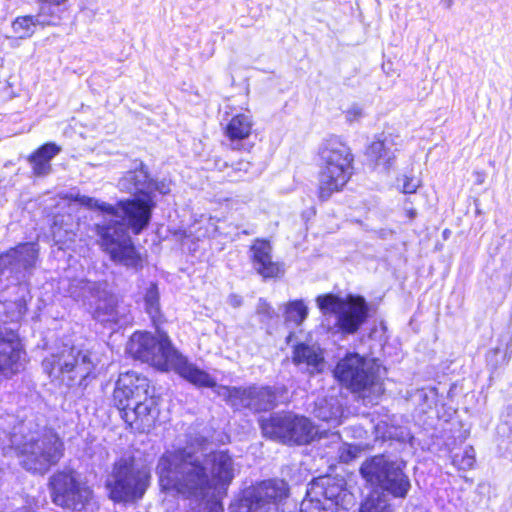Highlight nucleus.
I'll return each instance as SVG.
<instances>
[{
	"mask_svg": "<svg viewBox=\"0 0 512 512\" xmlns=\"http://www.w3.org/2000/svg\"><path fill=\"white\" fill-rule=\"evenodd\" d=\"M363 116V110L357 105H353L345 112L346 120L350 123L358 121Z\"/></svg>",
	"mask_w": 512,
	"mask_h": 512,
	"instance_id": "79ce46f5",
	"label": "nucleus"
},
{
	"mask_svg": "<svg viewBox=\"0 0 512 512\" xmlns=\"http://www.w3.org/2000/svg\"><path fill=\"white\" fill-rule=\"evenodd\" d=\"M48 489L54 504L72 511H82L92 499V490L77 479L72 469L53 473L48 481Z\"/></svg>",
	"mask_w": 512,
	"mask_h": 512,
	"instance_id": "f8f14e48",
	"label": "nucleus"
},
{
	"mask_svg": "<svg viewBox=\"0 0 512 512\" xmlns=\"http://www.w3.org/2000/svg\"><path fill=\"white\" fill-rule=\"evenodd\" d=\"M66 2L67 0H37L39 9L34 16L39 26H56L66 10Z\"/></svg>",
	"mask_w": 512,
	"mask_h": 512,
	"instance_id": "393cba45",
	"label": "nucleus"
},
{
	"mask_svg": "<svg viewBox=\"0 0 512 512\" xmlns=\"http://www.w3.org/2000/svg\"><path fill=\"white\" fill-rule=\"evenodd\" d=\"M291 422L289 428V444H307L310 443L317 434L313 423L304 416H298L291 413Z\"/></svg>",
	"mask_w": 512,
	"mask_h": 512,
	"instance_id": "bb28decb",
	"label": "nucleus"
},
{
	"mask_svg": "<svg viewBox=\"0 0 512 512\" xmlns=\"http://www.w3.org/2000/svg\"><path fill=\"white\" fill-rule=\"evenodd\" d=\"M120 416L125 423L136 431L148 432L154 426L158 416L156 400L145 394V398L123 411Z\"/></svg>",
	"mask_w": 512,
	"mask_h": 512,
	"instance_id": "a211bd4d",
	"label": "nucleus"
},
{
	"mask_svg": "<svg viewBox=\"0 0 512 512\" xmlns=\"http://www.w3.org/2000/svg\"><path fill=\"white\" fill-rule=\"evenodd\" d=\"M42 158H45L51 163V160L61 152V147L55 143L49 142L36 150Z\"/></svg>",
	"mask_w": 512,
	"mask_h": 512,
	"instance_id": "4c0bfd02",
	"label": "nucleus"
},
{
	"mask_svg": "<svg viewBox=\"0 0 512 512\" xmlns=\"http://www.w3.org/2000/svg\"><path fill=\"white\" fill-rule=\"evenodd\" d=\"M256 313L260 317V321L268 323L276 316L273 307L263 298H260L257 303Z\"/></svg>",
	"mask_w": 512,
	"mask_h": 512,
	"instance_id": "c9c22d12",
	"label": "nucleus"
},
{
	"mask_svg": "<svg viewBox=\"0 0 512 512\" xmlns=\"http://www.w3.org/2000/svg\"><path fill=\"white\" fill-rule=\"evenodd\" d=\"M148 484V471L131 457L115 462L106 480L109 496L116 502H134L142 498Z\"/></svg>",
	"mask_w": 512,
	"mask_h": 512,
	"instance_id": "0eeeda50",
	"label": "nucleus"
},
{
	"mask_svg": "<svg viewBox=\"0 0 512 512\" xmlns=\"http://www.w3.org/2000/svg\"><path fill=\"white\" fill-rule=\"evenodd\" d=\"M39 26L34 15L18 16L11 24L12 36H6L7 39L17 41L19 39H28L35 33V27Z\"/></svg>",
	"mask_w": 512,
	"mask_h": 512,
	"instance_id": "cd10ccee",
	"label": "nucleus"
},
{
	"mask_svg": "<svg viewBox=\"0 0 512 512\" xmlns=\"http://www.w3.org/2000/svg\"><path fill=\"white\" fill-rule=\"evenodd\" d=\"M217 395L235 409L248 408L254 412L268 411L276 406V394L270 387L217 388Z\"/></svg>",
	"mask_w": 512,
	"mask_h": 512,
	"instance_id": "ddd939ff",
	"label": "nucleus"
},
{
	"mask_svg": "<svg viewBox=\"0 0 512 512\" xmlns=\"http://www.w3.org/2000/svg\"><path fill=\"white\" fill-rule=\"evenodd\" d=\"M402 180H403L402 192L405 194L415 193L420 185L419 180L414 179V178H409L407 176H404L402 178Z\"/></svg>",
	"mask_w": 512,
	"mask_h": 512,
	"instance_id": "a19ab883",
	"label": "nucleus"
},
{
	"mask_svg": "<svg viewBox=\"0 0 512 512\" xmlns=\"http://www.w3.org/2000/svg\"><path fill=\"white\" fill-rule=\"evenodd\" d=\"M334 376L369 403H373L384 392L383 382L373 364L358 353H348L341 358L334 369Z\"/></svg>",
	"mask_w": 512,
	"mask_h": 512,
	"instance_id": "423d86ee",
	"label": "nucleus"
},
{
	"mask_svg": "<svg viewBox=\"0 0 512 512\" xmlns=\"http://www.w3.org/2000/svg\"><path fill=\"white\" fill-rule=\"evenodd\" d=\"M25 356L18 335L0 329V378H9L23 369Z\"/></svg>",
	"mask_w": 512,
	"mask_h": 512,
	"instance_id": "2eb2a0df",
	"label": "nucleus"
},
{
	"mask_svg": "<svg viewBox=\"0 0 512 512\" xmlns=\"http://www.w3.org/2000/svg\"><path fill=\"white\" fill-rule=\"evenodd\" d=\"M94 318L101 322H117V315L112 299H106V294L93 306Z\"/></svg>",
	"mask_w": 512,
	"mask_h": 512,
	"instance_id": "c756f323",
	"label": "nucleus"
},
{
	"mask_svg": "<svg viewBox=\"0 0 512 512\" xmlns=\"http://www.w3.org/2000/svg\"><path fill=\"white\" fill-rule=\"evenodd\" d=\"M452 463L461 470L471 469L475 463V450L472 447H467L461 453H455Z\"/></svg>",
	"mask_w": 512,
	"mask_h": 512,
	"instance_id": "473e14b6",
	"label": "nucleus"
},
{
	"mask_svg": "<svg viewBox=\"0 0 512 512\" xmlns=\"http://www.w3.org/2000/svg\"><path fill=\"white\" fill-rule=\"evenodd\" d=\"M17 311L15 312L13 319H19L26 311V305L24 301H18L15 303Z\"/></svg>",
	"mask_w": 512,
	"mask_h": 512,
	"instance_id": "c03bdc74",
	"label": "nucleus"
},
{
	"mask_svg": "<svg viewBox=\"0 0 512 512\" xmlns=\"http://www.w3.org/2000/svg\"><path fill=\"white\" fill-rule=\"evenodd\" d=\"M361 512H392V509L383 498L372 494L362 504Z\"/></svg>",
	"mask_w": 512,
	"mask_h": 512,
	"instance_id": "72a5a7b5",
	"label": "nucleus"
},
{
	"mask_svg": "<svg viewBox=\"0 0 512 512\" xmlns=\"http://www.w3.org/2000/svg\"><path fill=\"white\" fill-rule=\"evenodd\" d=\"M291 412L275 413L261 420V429L265 437L282 443H289Z\"/></svg>",
	"mask_w": 512,
	"mask_h": 512,
	"instance_id": "5701e85b",
	"label": "nucleus"
},
{
	"mask_svg": "<svg viewBox=\"0 0 512 512\" xmlns=\"http://www.w3.org/2000/svg\"><path fill=\"white\" fill-rule=\"evenodd\" d=\"M310 495V486L307 489L306 497L301 502V512H332L328 505L318 495Z\"/></svg>",
	"mask_w": 512,
	"mask_h": 512,
	"instance_id": "2f4dec72",
	"label": "nucleus"
},
{
	"mask_svg": "<svg viewBox=\"0 0 512 512\" xmlns=\"http://www.w3.org/2000/svg\"><path fill=\"white\" fill-rule=\"evenodd\" d=\"M319 198L328 200L340 191L352 174L353 155L350 148L338 137L326 139L320 149Z\"/></svg>",
	"mask_w": 512,
	"mask_h": 512,
	"instance_id": "39448f33",
	"label": "nucleus"
},
{
	"mask_svg": "<svg viewBox=\"0 0 512 512\" xmlns=\"http://www.w3.org/2000/svg\"><path fill=\"white\" fill-rule=\"evenodd\" d=\"M227 302L233 308H238L242 305L243 300H242V297L237 294H230L228 296Z\"/></svg>",
	"mask_w": 512,
	"mask_h": 512,
	"instance_id": "37998d69",
	"label": "nucleus"
},
{
	"mask_svg": "<svg viewBox=\"0 0 512 512\" xmlns=\"http://www.w3.org/2000/svg\"><path fill=\"white\" fill-rule=\"evenodd\" d=\"M103 284L85 279H73L67 289L69 297L92 309L94 304L105 295Z\"/></svg>",
	"mask_w": 512,
	"mask_h": 512,
	"instance_id": "412c9836",
	"label": "nucleus"
},
{
	"mask_svg": "<svg viewBox=\"0 0 512 512\" xmlns=\"http://www.w3.org/2000/svg\"><path fill=\"white\" fill-rule=\"evenodd\" d=\"M308 316V307L302 300L290 301L285 308L284 319L286 323L299 326Z\"/></svg>",
	"mask_w": 512,
	"mask_h": 512,
	"instance_id": "c85d7f7f",
	"label": "nucleus"
},
{
	"mask_svg": "<svg viewBox=\"0 0 512 512\" xmlns=\"http://www.w3.org/2000/svg\"><path fill=\"white\" fill-rule=\"evenodd\" d=\"M44 371L68 387L86 388L96 377L97 362L87 350L64 345L42 361Z\"/></svg>",
	"mask_w": 512,
	"mask_h": 512,
	"instance_id": "20e7f679",
	"label": "nucleus"
},
{
	"mask_svg": "<svg viewBox=\"0 0 512 512\" xmlns=\"http://www.w3.org/2000/svg\"><path fill=\"white\" fill-rule=\"evenodd\" d=\"M249 258L255 272L264 279L284 274L283 265L272 259V246L268 240L255 239L249 249Z\"/></svg>",
	"mask_w": 512,
	"mask_h": 512,
	"instance_id": "dca6fc26",
	"label": "nucleus"
},
{
	"mask_svg": "<svg viewBox=\"0 0 512 512\" xmlns=\"http://www.w3.org/2000/svg\"><path fill=\"white\" fill-rule=\"evenodd\" d=\"M118 186L121 191L136 197L119 201L115 205L85 195H77L75 200L102 213L101 219L94 224L102 250L113 262L138 271L143 267V258L134 246L128 230L135 235L140 234L150 222L155 205L154 192L167 194L170 189L164 182L157 183L150 179L143 167L126 172Z\"/></svg>",
	"mask_w": 512,
	"mask_h": 512,
	"instance_id": "f257e3e1",
	"label": "nucleus"
},
{
	"mask_svg": "<svg viewBox=\"0 0 512 512\" xmlns=\"http://www.w3.org/2000/svg\"><path fill=\"white\" fill-rule=\"evenodd\" d=\"M149 391V380L134 371L119 375L113 391V403L122 414L123 411L145 398Z\"/></svg>",
	"mask_w": 512,
	"mask_h": 512,
	"instance_id": "4468645a",
	"label": "nucleus"
},
{
	"mask_svg": "<svg viewBox=\"0 0 512 512\" xmlns=\"http://www.w3.org/2000/svg\"><path fill=\"white\" fill-rule=\"evenodd\" d=\"M252 168V164L250 161L247 160H239L237 163L232 165L233 172L241 178L244 174H247L250 172Z\"/></svg>",
	"mask_w": 512,
	"mask_h": 512,
	"instance_id": "ea45409f",
	"label": "nucleus"
},
{
	"mask_svg": "<svg viewBox=\"0 0 512 512\" xmlns=\"http://www.w3.org/2000/svg\"><path fill=\"white\" fill-rule=\"evenodd\" d=\"M401 146L402 139L400 136L382 134L381 137L369 145L366 155L375 167H382L383 170L389 171L394 165L396 153Z\"/></svg>",
	"mask_w": 512,
	"mask_h": 512,
	"instance_id": "6ab92c4d",
	"label": "nucleus"
},
{
	"mask_svg": "<svg viewBox=\"0 0 512 512\" xmlns=\"http://www.w3.org/2000/svg\"><path fill=\"white\" fill-rule=\"evenodd\" d=\"M404 463L392 461L384 455H377L366 460L360 472L368 482L391 493L395 497L404 498L410 487V480L403 472Z\"/></svg>",
	"mask_w": 512,
	"mask_h": 512,
	"instance_id": "1a4fd4ad",
	"label": "nucleus"
},
{
	"mask_svg": "<svg viewBox=\"0 0 512 512\" xmlns=\"http://www.w3.org/2000/svg\"><path fill=\"white\" fill-rule=\"evenodd\" d=\"M207 444L203 435L190 436L184 448L163 454L157 465L161 488L197 503L224 494L235 475L233 458L226 451L207 452Z\"/></svg>",
	"mask_w": 512,
	"mask_h": 512,
	"instance_id": "f03ea898",
	"label": "nucleus"
},
{
	"mask_svg": "<svg viewBox=\"0 0 512 512\" xmlns=\"http://www.w3.org/2000/svg\"><path fill=\"white\" fill-rule=\"evenodd\" d=\"M406 213H407V216L410 218V219H414L417 215V212L415 209H407L406 210Z\"/></svg>",
	"mask_w": 512,
	"mask_h": 512,
	"instance_id": "49530a36",
	"label": "nucleus"
},
{
	"mask_svg": "<svg viewBox=\"0 0 512 512\" xmlns=\"http://www.w3.org/2000/svg\"><path fill=\"white\" fill-rule=\"evenodd\" d=\"M315 416L333 425H340L345 418L344 397L341 394L318 399L314 408Z\"/></svg>",
	"mask_w": 512,
	"mask_h": 512,
	"instance_id": "4be33fe9",
	"label": "nucleus"
},
{
	"mask_svg": "<svg viewBox=\"0 0 512 512\" xmlns=\"http://www.w3.org/2000/svg\"><path fill=\"white\" fill-rule=\"evenodd\" d=\"M28 161L31 164L33 173L36 176H46L52 170L51 163L45 158H42L37 151L29 156Z\"/></svg>",
	"mask_w": 512,
	"mask_h": 512,
	"instance_id": "f704fd0d",
	"label": "nucleus"
},
{
	"mask_svg": "<svg viewBox=\"0 0 512 512\" xmlns=\"http://www.w3.org/2000/svg\"><path fill=\"white\" fill-rule=\"evenodd\" d=\"M21 466L44 475L64 455V444L58 434L35 419H25L14 426L10 437Z\"/></svg>",
	"mask_w": 512,
	"mask_h": 512,
	"instance_id": "7ed1b4c3",
	"label": "nucleus"
},
{
	"mask_svg": "<svg viewBox=\"0 0 512 512\" xmlns=\"http://www.w3.org/2000/svg\"><path fill=\"white\" fill-rule=\"evenodd\" d=\"M293 362L309 374L319 373L324 367L322 351L314 345H297L293 352Z\"/></svg>",
	"mask_w": 512,
	"mask_h": 512,
	"instance_id": "b1692460",
	"label": "nucleus"
},
{
	"mask_svg": "<svg viewBox=\"0 0 512 512\" xmlns=\"http://www.w3.org/2000/svg\"><path fill=\"white\" fill-rule=\"evenodd\" d=\"M169 370H173L181 377L189 381L195 386L213 388L217 394L218 385L216 379L206 371L198 368L196 365L189 363L187 359L179 352Z\"/></svg>",
	"mask_w": 512,
	"mask_h": 512,
	"instance_id": "aec40b11",
	"label": "nucleus"
},
{
	"mask_svg": "<svg viewBox=\"0 0 512 512\" xmlns=\"http://www.w3.org/2000/svg\"><path fill=\"white\" fill-rule=\"evenodd\" d=\"M316 302L324 315H336V325L344 334L356 333L368 317V305L361 296L348 295L342 298L325 294L319 295Z\"/></svg>",
	"mask_w": 512,
	"mask_h": 512,
	"instance_id": "6e6552de",
	"label": "nucleus"
},
{
	"mask_svg": "<svg viewBox=\"0 0 512 512\" xmlns=\"http://www.w3.org/2000/svg\"><path fill=\"white\" fill-rule=\"evenodd\" d=\"M310 495H318L332 510L339 506L347 508L352 504L353 496L343 485V481H335L330 477H320L313 480L310 484Z\"/></svg>",
	"mask_w": 512,
	"mask_h": 512,
	"instance_id": "f3484780",
	"label": "nucleus"
},
{
	"mask_svg": "<svg viewBox=\"0 0 512 512\" xmlns=\"http://www.w3.org/2000/svg\"><path fill=\"white\" fill-rule=\"evenodd\" d=\"M128 352L142 362L168 371L179 351L174 348L168 335L158 331L157 336L147 332L134 333L129 341Z\"/></svg>",
	"mask_w": 512,
	"mask_h": 512,
	"instance_id": "9d476101",
	"label": "nucleus"
},
{
	"mask_svg": "<svg viewBox=\"0 0 512 512\" xmlns=\"http://www.w3.org/2000/svg\"><path fill=\"white\" fill-rule=\"evenodd\" d=\"M359 449L355 445L343 444L338 449V456L340 461L348 463L357 457Z\"/></svg>",
	"mask_w": 512,
	"mask_h": 512,
	"instance_id": "e433bc0d",
	"label": "nucleus"
},
{
	"mask_svg": "<svg viewBox=\"0 0 512 512\" xmlns=\"http://www.w3.org/2000/svg\"><path fill=\"white\" fill-rule=\"evenodd\" d=\"M252 127V117L248 114L240 113L230 119L225 134L231 141L233 149H239L238 143L250 136Z\"/></svg>",
	"mask_w": 512,
	"mask_h": 512,
	"instance_id": "a878e982",
	"label": "nucleus"
},
{
	"mask_svg": "<svg viewBox=\"0 0 512 512\" xmlns=\"http://www.w3.org/2000/svg\"><path fill=\"white\" fill-rule=\"evenodd\" d=\"M289 495L288 484L282 479L264 480L246 490L230 507V512H279V505Z\"/></svg>",
	"mask_w": 512,
	"mask_h": 512,
	"instance_id": "9b49d317",
	"label": "nucleus"
},
{
	"mask_svg": "<svg viewBox=\"0 0 512 512\" xmlns=\"http://www.w3.org/2000/svg\"><path fill=\"white\" fill-rule=\"evenodd\" d=\"M446 8H450L453 4V0H442Z\"/></svg>",
	"mask_w": 512,
	"mask_h": 512,
	"instance_id": "de8ad7c7",
	"label": "nucleus"
},
{
	"mask_svg": "<svg viewBox=\"0 0 512 512\" xmlns=\"http://www.w3.org/2000/svg\"><path fill=\"white\" fill-rule=\"evenodd\" d=\"M145 310L155 322L160 316L159 291L155 283H150L144 294Z\"/></svg>",
	"mask_w": 512,
	"mask_h": 512,
	"instance_id": "7c9ffc66",
	"label": "nucleus"
},
{
	"mask_svg": "<svg viewBox=\"0 0 512 512\" xmlns=\"http://www.w3.org/2000/svg\"><path fill=\"white\" fill-rule=\"evenodd\" d=\"M474 175H475V183L477 185H481V184L484 183V181H485V174L484 173L477 171V172L474 173Z\"/></svg>",
	"mask_w": 512,
	"mask_h": 512,
	"instance_id": "a18cd8bd",
	"label": "nucleus"
},
{
	"mask_svg": "<svg viewBox=\"0 0 512 512\" xmlns=\"http://www.w3.org/2000/svg\"><path fill=\"white\" fill-rule=\"evenodd\" d=\"M194 512H223V507L218 500L198 502Z\"/></svg>",
	"mask_w": 512,
	"mask_h": 512,
	"instance_id": "58836bf2",
	"label": "nucleus"
}]
</instances>
